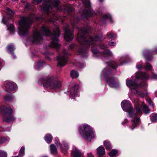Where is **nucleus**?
<instances>
[{
    "label": "nucleus",
    "instance_id": "nucleus-14",
    "mask_svg": "<svg viewBox=\"0 0 157 157\" xmlns=\"http://www.w3.org/2000/svg\"><path fill=\"white\" fill-rule=\"evenodd\" d=\"M65 39L67 41H71L73 38V33L69 28L68 26L64 28Z\"/></svg>",
    "mask_w": 157,
    "mask_h": 157
},
{
    "label": "nucleus",
    "instance_id": "nucleus-11",
    "mask_svg": "<svg viewBox=\"0 0 157 157\" xmlns=\"http://www.w3.org/2000/svg\"><path fill=\"white\" fill-rule=\"evenodd\" d=\"M68 55V53L64 51L63 55L59 56H58V66H64L66 65L67 58V56Z\"/></svg>",
    "mask_w": 157,
    "mask_h": 157
},
{
    "label": "nucleus",
    "instance_id": "nucleus-53",
    "mask_svg": "<svg viewBox=\"0 0 157 157\" xmlns=\"http://www.w3.org/2000/svg\"><path fill=\"white\" fill-rule=\"evenodd\" d=\"M104 0H99V1L101 2H102Z\"/></svg>",
    "mask_w": 157,
    "mask_h": 157
},
{
    "label": "nucleus",
    "instance_id": "nucleus-56",
    "mask_svg": "<svg viewBox=\"0 0 157 157\" xmlns=\"http://www.w3.org/2000/svg\"><path fill=\"white\" fill-rule=\"evenodd\" d=\"M145 95H147V94L146 93Z\"/></svg>",
    "mask_w": 157,
    "mask_h": 157
},
{
    "label": "nucleus",
    "instance_id": "nucleus-39",
    "mask_svg": "<svg viewBox=\"0 0 157 157\" xmlns=\"http://www.w3.org/2000/svg\"><path fill=\"white\" fill-rule=\"evenodd\" d=\"M42 0H33V3L34 5H36L39 3H40Z\"/></svg>",
    "mask_w": 157,
    "mask_h": 157
},
{
    "label": "nucleus",
    "instance_id": "nucleus-32",
    "mask_svg": "<svg viewBox=\"0 0 157 157\" xmlns=\"http://www.w3.org/2000/svg\"><path fill=\"white\" fill-rule=\"evenodd\" d=\"M25 154V147L22 146L20 150L19 155L21 156H22Z\"/></svg>",
    "mask_w": 157,
    "mask_h": 157
},
{
    "label": "nucleus",
    "instance_id": "nucleus-37",
    "mask_svg": "<svg viewBox=\"0 0 157 157\" xmlns=\"http://www.w3.org/2000/svg\"><path fill=\"white\" fill-rule=\"evenodd\" d=\"M8 139L6 138L2 137L0 138V143L2 144L6 142Z\"/></svg>",
    "mask_w": 157,
    "mask_h": 157
},
{
    "label": "nucleus",
    "instance_id": "nucleus-28",
    "mask_svg": "<svg viewBox=\"0 0 157 157\" xmlns=\"http://www.w3.org/2000/svg\"><path fill=\"white\" fill-rule=\"evenodd\" d=\"M71 75L73 78H77L79 76V74L77 71H72L71 72Z\"/></svg>",
    "mask_w": 157,
    "mask_h": 157
},
{
    "label": "nucleus",
    "instance_id": "nucleus-31",
    "mask_svg": "<svg viewBox=\"0 0 157 157\" xmlns=\"http://www.w3.org/2000/svg\"><path fill=\"white\" fill-rule=\"evenodd\" d=\"M104 145L106 149L109 150L111 149V147L109 142L108 141H105L104 142Z\"/></svg>",
    "mask_w": 157,
    "mask_h": 157
},
{
    "label": "nucleus",
    "instance_id": "nucleus-30",
    "mask_svg": "<svg viewBox=\"0 0 157 157\" xmlns=\"http://www.w3.org/2000/svg\"><path fill=\"white\" fill-rule=\"evenodd\" d=\"M117 151L115 150H113L109 153V155L110 157H114L115 155L117 153Z\"/></svg>",
    "mask_w": 157,
    "mask_h": 157
},
{
    "label": "nucleus",
    "instance_id": "nucleus-51",
    "mask_svg": "<svg viewBox=\"0 0 157 157\" xmlns=\"http://www.w3.org/2000/svg\"><path fill=\"white\" fill-rule=\"evenodd\" d=\"M6 131H9L10 130V127H7L6 128Z\"/></svg>",
    "mask_w": 157,
    "mask_h": 157
},
{
    "label": "nucleus",
    "instance_id": "nucleus-41",
    "mask_svg": "<svg viewBox=\"0 0 157 157\" xmlns=\"http://www.w3.org/2000/svg\"><path fill=\"white\" fill-rule=\"evenodd\" d=\"M76 19V18H74L73 21L72 20L71 21V23L73 28H75V23L74 22V21Z\"/></svg>",
    "mask_w": 157,
    "mask_h": 157
},
{
    "label": "nucleus",
    "instance_id": "nucleus-49",
    "mask_svg": "<svg viewBox=\"0 0 157 157\" xmlns=\"http://www.w3.org/2000/svg\"><path fill=\"white\" fill-rule=\"evenodd\" d=\"M78 64H79V65H78V66L80 68L82 67L84 65H83V63H79Z\"/></svg>",
    "mask_w": 157,
    "mask_h": 157
},
{
    "label": "nucleus",
    "instance_id": "nucleus-34",
    "mask_svg": "<svg viewBox=\"0 0 157 157\" xmlns=\"http://www.w3.org/2000/svg\"><path fill=\"white\" fill-rule=\"evenodd\" d=\"M144 68L145 70H151L152 66L150 64L147 63L146 66L144 67Z\"/></svg>",
    "mask_w": 157,
    "mask_h": 157
},
{
    "label": "nucleus",
    "instance_id": "nucleus-42",
    "mask_svg": "<svg viewBox=\"0 0 157 157\" xmlns=\"http://www.w3.org/2000/svg\"><path fill=\"white\" fill-rule=\"evenodd\" d=\"M100 48L102 49H105L107 48V45L104 44H101L100 45Z\"/></svg>",
    "mask_w": 157,
    "mask_h": 157
},
{
    "label": "nucleus",
    "instance_id": "nucleus-35",
    "mask_svg": "<svg viewBox=\"0 0 157 157\" xmlns=\"http://www.w3.org/2000/svg\"><path fill=\"white\" fill-rule=\"evenodd\" d=\"M0 157H7V153L2 151H0Z\"/></svg>",
    "mask_w": 157,
    "mask_h": 157
},
{
    "label": "nucleus",
    "instance_id": "nucleus-15",
    "mask_svg": "<svg viewBox=\"0 0 157 157\" xmlns=\"http://www.w3.org/2000/svg\"><path fill=\"white\" fill-rule=\"evenodd\" d=\"M5 87L7 90L11 91H16L17 89L16 84L11 81L6 82L5 84Z\"/></svg>",
    "mask_w": 157,
    "mask_h": 157
},
{
    "label": "nucleus",
    "instance_id": "nucleus-17",
    "mask_svg": "<svg viewBox=\"0 0 157 157\" xmlns=\"http://www.w3.org/2000/svg\"><path fill=\"white\" fill-rule=\"evenodd\" d=\"M59 139L58 138H56L54 140L55 144L58 146L60 147L62 151L64 152H66L68 149V146L67 144H64L63 147H61L60 143H59Z\"/></svg>",
    "mask_w": 157,
    "mask_h": 157
},
{
    "label": "nucleus",
    "instance_id": "nucleus-40",
    "mask_svg": "<svg viewBox=\"0 0 157 157\" xmlns=\"http://www.w3.org/2000/svg\"><path fill=\"white\" fill-rule=\"evenodd\" d=\"M136 67L138 69L141 68L142 67V64L140 63H138L136 65Z\"/></svg>",
    "mask_w": 157,
    "mask_h": 157
},
{
    "label": "nucleus",
    "instance_id": "nucleus-43",
    "mask_svg": "<svg viewBox=\"0 0 157 157\" xmlns=\"http://www.w3.org/2000/svg\"><path fill=\"white\" fill-rule=\"evenodd\" d=\"M79 52L80 53H85L86 54L87 51L86 50H84L83 49H81L79 50Z\"/></svg>",
    "mask_w": 157,
    "mask_h": 157
},
{
    "label": "nucleus",
    "instance_id": "nucleus-54",
    "mask_svg": "<svg viewBox=\"0 0 157 157\" xmlns=\"http://www.w3.org/2000/svg\"><path fill=\"white\" fill-rule=\"evenodd\" d=\"M18 157V156H14V157Z\"/></svg>",
    "mask_w": 157,
    "mask_h": 157
},
{
    "label": "nucleus",
    "instance_id": "nucleus-55",
    "mask_svg": "<svg viewBox=\"0 0 157 157\" xmlns=\"http://www.w3.org/2000/svg\"><path fill=\"white\" fill-rule=\"evenodd\" d=\"M1 62H0V66H1Z\"/></svg>",
    "mask_w": 157,
    "mask_h": 157
},
{
    "label": "nucleus",
    "instance_id": "nucleus-48",
    "mask_svg": "<svg viewBox=\"0 0 157 157\" xmlns=\"http://www.w3.org/2000/svg\"><path fill=\"white\" fill-rule=\"evenodd\" d=\"M87 157H94V156L91 153H90L87 154Z\"/></svg>",
    "mask_w": 157,
    "mask_h": 157
},
{
    "label": "nucleus",
    "instance_id": "nucleus-12",
    "mask_svg": "<svg viewBox=\"0 0 157 157\" xmlns=\"http://www.w3.org/2000/svg\"><path fill=\"white\" fill-rule=\"evenodd\" d=\"M78 85L74 83L71 85L70 90L69 97L71 99H73L75 97L78 96Z\"/></svg>",
    "mask_w": 157,
    "mask_h": 157
},
{
    "label": "nucleus",
    "instance_id": "nucleus-1",
    "mask_svg": "<svg viewBox=\"0 0 157 157\" xmlns=\"http://www.w3.org/2000/svg\"><path fill=\"white\" fill-rule=\"evenodd\" d=\"M60 2L59 0H49L48 2L45 1L44 0L40 8L41 11L46 13L47 17L43 15L37 17L33 14L29 17H23L21 18L19 21L18 33L20 36L25 37L29 34V29L30 28L31 23L35 20L39 21L44 20L50 22L54 21V19L59 20V17L57 15V13L52 12V10L54 11V9L61 11L63 8L69 12L74 11V9L70 6L67 7L64 6L63 8L60 7L59 8L58 6Z\"/></svg>",
    "mask_w": 157,
    "mask_h": 157
},
{
    "label": "nucleus",
    "instance_id": "nucleus-33",
    "mask_svg": "<svg viewBox=\"0 0 157 157\" xmlns=\"http://www.w3.org/2000/svg\"><path fill=\"white\" fill-rule=\"evenodd\" d=\"M151 120L152 122L157 121V114H154L151 118Z\"/></svg>",
    "mask_w": 157,
    "mask_h": 157
},
{
    "label": "nucleus",
    "instance_id": "nucleus-38",
    "mask_svg": "<svg viewBox=\"0 0 157 157\" xmlns=\"http://www.w3.org/2000/svg\"><path fill=\"white\" fill-rule=\"evenodd\" d=\"M12 98V97L10 95H6L4 98L5 100L8 101H10Z\"/></svg>",
    "mask_w": 157,
    "mask_h": 157
},
{
    "label": "nucleus",
    "instance_id": "nucleus-8",
    "mask_svg": "<svg viewBox=\"0 0 157 157\" xmlns=\"http://www.w3.org/2000/svg\"><path fill=\"white\" fill-rule=\"evenodd\" d=\"M84 8L80 10V12H82V16L84 19H87L91 16L93 13V10L91 8V4L88 0H85L83 2Z\"/></svg>",
    "mask_w": 157,
    "mask_h": 157
},
{
    "label": "nucleus",
    "instance_id": "nucleus-13",
    "mask_svg": "<svg viewBox=\"0 0 157 157\" xmlns=\"http://www.w3.org/2000/svg\"><path fill=\"white\" fill-rule=\"evenodd\" d=\"M107 82L109 86L112 88H116L119 85V80L116 78H109L107 80Z\"/></svg>",
    "mask_w": 157,
    "mask_h": 157
},
{
    "label": "nucleus",
    "instance_id": "nucleus-10",
    "mask_svg": "<svg viewBox=\"0 0 157 157\" xmlns=\"http://www.w3.org/2000/svg\"><path fill=\"white\" fill-rule=\"evenodd\" d=\"M127 59L128 58L122 56L120 57L119 59V64H118L114 61H110L109 63L106 62V63L109 66L112 67L114 69H116L118 66L122 65L127 62Z\"/></svg>",
    "mask_w": 157,
    "mask_h": 157
},
{
    "label": "nucleus",
    "instance_id": "nucleus-5",
    "mask_svg": "<svg viewBox=\"0 0 157 157\" xmlns=\"http://www.w3.org/2000/svg\"><path fill=\"white\" fill-rule=\"evenodd\" d=\"M149 76L145 73L136 72V76L132 78V81L127 79L126 81L127 86L131 90L132 92L139 95L140 97H143L144 94L138 90L140 86L141 87L146 86L147 85L146 81L149 78Z\"/></svg>",
    "mask_w": 157,
    "mask_h": 157
},
{
    "label": "nucleus",
    "instance_id": "nucleus-44",
    "mask_svg": "<svg viewBox=\"0 0 157 157\" xmlns=\"http://www.w3.org/2000/svg\"><path fill=\"white\" fill-rule=\"evenodd\" d=\"M151 78L153 79H157V75L154 74H153Z\"/></svg>",
    "mask_w": 157,
    "mask_h": 157
},
{
    "label": "nucleus",
    "instance_id": "nucleus-47",
    "mask_svg": "<svg viewBox=\"0 0 157 157\" xmlns=\"http://www.w3.org/2000/svg\"><path fill=\"white\" fill-rule=\"evenodd\" d=\"M74 44H72L70 45L68 47V48L69 49H71L72 48L74 47Z\"/></svg>",
    "mask_w": 157,
    "mask_h": 157
},
{
    "label": "nucleus",
    "instance_id": "nucleus-4",
    "mask_svg": "<svg viewBox=\"0 0 157 157\" xmlns=\"http://www.w3.org/2000/svg\"><path fill=\"white\" fill-rule=\"evenodd\" d=\"M59 35L60 32L57 26L55 27L52 33L51 32L48 27L43 26L40 30L37 29L34 32L32 36H30L27 38L26 44H31L34 43H38L42 40L43 36H49L51 37L52 40L49 47L54 48L58 51L60 46V44L58 43L59 41L58 37Z\"/></svg>",
    "mask_w": 157,
    "mask_h": 157
},
{
    "label": "nucleus",
    "instance_id": "nucleus-22",
    "mask_svg": "<svg viewBox=\"0 0 157 157\" xmlns=\"http://www.w3.org/2000/svg\"><path fill=\"white\" fill-rule=\"evenodd\" d=\"M97 154L99 156L104 155L105 154V150L102 146H100L97 149Z\"/></svg>",
    "mask_w": 157,
    "mask_h": 157
},
{
    "label": "nucleus",
    "instance_id": "nucleus-26",
    "mask_svg": "<svg viewBox=\"0 0 157 157\" xmlns=\"http://www.w3.org/2000/svg\"><path fill=\"white\" fill-rule=\"evenodd\" d=\"M50 148L51 152L53 154L56 153L57 151L55 145L53 144H52L50 145Z\"/></svg>",
    "mask_w": 157,
    "mask_h": 157
},
{
    "label": "nucleus",
    "instance_id": "nucleus-29",
    "mask_svg": "<svg viewBox=\"0 0 157 157\" xmlns=\"http://www.w3.org/2000/svg\"><path fill=\"white\" fill-rule=\"evenodd\" d=\"M8 52L10 53H12L13 52L14 50V47L13 45L10 44L7 46Z\"/></svg>",
    "mask_w": 157,
    "mask_h": 157
},
{
    "label": "nucleus",
    "instance_id": "nucleus-45",
    "mask_svg": "<svg viewBox=\"0 0 157 157\" xmlns=\"http://www.w3.org/2000/svg\"><path fill=\"white\" fill-rule=\"evenodd\" d=\"M109 44L110 46H113L115 45H116V43L115 42L111 41L109 43Z\"/></svg>",
    "mask_w": 157,
    "mask_h": 157
},
{
    "label": "nucleus",
    "instance_id": "nucleus-50",
    "mask_svg": "<svg viewBox=\"0 0 157 157\" xmlns=\"http://www.w3.org/2000/svg\"><path fill=\"white\" fill-rule=\"evenodd\" d=\"M11 54L12 58H13V59L15 58L16 57L15 56L13 53H12Z\"/></svg>",
    "mask_w": 157,
    "mask_h": 157
},
{
    "label": "nucleus",
    "instance_id": "nucleus-7",
    "mask_svg": "<svg viewBox=\"0 0 157 157\" xmlns=\"http://www.w3.org/2000/svg\"><path fill=\"white\" fill-rule=\"evenodd\" d=\"M78 131L82 136L87 140L90 141L94 137V132L87 124L80 125L79 127Z\"/></svg>",
    "mask_w": 157,
    "mask_h": 157
},
{
    "label": "nucleus",
    "instance_id": "nucleus-9",
    "mask_svg": "<svg viewBox=\"0 0 157 157\" xmlns=\"http://www.w3.org/2000/svg\"><path fill=\"white\" fill-rule=\"evenodd\" d=\"M3 112L4 121L7 122L13 121L15 118L11 115L12 109L10 107L2 106L0 107V113Z\"/></svg>",
    "mask_w": 157,
    "mask_h": 157
},
{
    "label": "nucleus",
    "instance_id": "nucleus-18",
    "mask_svg": "<svg viewBox=\"0 0 157 157\" xmlns=\"http://www.w3.org/2000/svg\"><path fill=\"white\" fill-rule=\"evenodd\" d=\"M111 73V70L109 67L104 68L101 73V78H106L107 76Z\"/></svg>",
    "mask_w": 157,
    "mask_h": 157
},
{
    "label": "nucleus",
    "instance_id": "nucleus-58",
    "mask_svg": "<svg viewBox=\"0 0 157 157\" xmlns=\"http://www.w3.org/2000/svg\"><path fill=\"white\" fill-rule=\"evenodd\" d=\"M2 0H0V2L2 1Z\"/></svg>",
    "mask_w": 157,
    "mask_h": 157
},
{
    "label": "nucleus",
    "instance_id": "nucleus-23",
    "mask_svg": "<svg viewBox=\"0 0 157 157\" xmlns=\"http://www.w3.org/2000/svg\"><path fill=\"white\" fill-rule=\"evenodd\" d=\"M44 62L40 60L38 62L35 63V69L38 70L42 67L44 64Z\"/></svg>",
    "mask_w": 157,
    "mask_h": 157
},
{
    "label": "nucleus",
    "instance_id": "nucleus-25",
    "mask_svg": "<svg viewBox=\"0 0 157 157\" xmlns=\"http://www.w3.org/2000/svg\"><path fill=\"white\" fill-rule=\"evenodd\" d=\"M8 30L11 33H13L14 32V27L12 24H8L7 25Z\"/></svg>",
    "mask_w": 157,
    "mask_h": 157
},
{
    "label": "nucleus",
    "instance_id": "nucleus-36",
    "mask_svg": "<svg viewBox=\"0 0 157 157\" xmlns=\"http://www.w3.org/2000/svg\"><path fill=\"white\" fill-rule=\"evenodd\" d=\"M146 100L147 102L150 105H152V107L153 108L154 107V105L152 102L151 99L149 98H147L146 99Z\"/></svg>",
    "mask_w": 157,
    "mask_h": 157
},
{
    "label": "nucleus",
    "instance_id": "nucleus-21",
    "mask_svg": "<svg viewBox=\"0 0 157 157\" xmlns=\"http://www.w3.org/2000/svg\"><path fill=\"white\" fill-rule=\"evenodd\" d=\"M151 54H157V50L153 52H151L149 50H146L144 51L143 52V55L144 56L146 60L148 61H150V59L148 58V57Z\"/></svg>",
    "mask_w": 157,
    "mask_h": 157
},
{
    "label": "nucleus",
    "instance_id": "nucleus-24",
    "mask_svg": "<svg viewBox=\"0 0 157 157\" xmlns=\"http://www.w3.org/2000/svg\"><path fill=\"white\" fill-rule=\"evenodd\" d=\"M52 139V137L49 134H47L44 136V140L47 143H51Z\"/></svg>",
    "mask_w": 157,
    "mask_h": 157
},
{
    "label": "nucleus",
    "instance_id": "nucleus-2",
    "mask_svg": "<svg viewBox=\"0 0 157 157\" xmlns=\"http://www.w3.org/2000/svg\"><path fill=\"white\" fill-rule=\"evenodd\" d=\"M132 102L135 103V109H133L131 107L130 102L127 100H124L121 103V106L123 109L128 113L129 117L131 118V123L127 119L122 122V124L124 126H128L132 130L135 128L140 123L139 116L142 114L140 105L142 107L143 111L145 114L149 113V109L148 107L144 103L141 104L138 99H134Z\"/></svg>",
    "mask_w": 157,
    "mask_h": 157
},
{
    "label": "nucleus",
    "instance_id": "nucleus-52",
    "mask_svg": "<svg viewBox=\"0 0 157 157\" xmlns=\"http://www.w3.org/2000/svg\"><path fill=\"white\" fill-rule=\"evenodd\" d=\"M155 96L157 97V91L155 92Z\"/></svg>",
    "mask_w": 157,
    "mask_h": 157
},
{
    "label": "nucleus",
    "instance_id": "nucleus-20",
    "mask_svg": "<svg viewBox=\"0 0 157 157\" xmlns=\"http://www.w3.org/2000/svg\"><path fill=\"white\" fill-rule=\"evenodd\" d=\"M109 20L112 22V18L111 16L106 14H104L103 15L100 21L101 24L103 25L106 21Z\"/></svg>",
    "mask_w": 157,
    "mask_h": 157
},
{
    "label": "nucleus",
    "instance_id": "nucleus-19",
    "mask_svg": "<svg viewBox=\"0 0 157 157\" xmlns=\"http://www.w3.org/2000/svg\"><path fill=\"white\" fill-rule=\"evenodd\" d=\"M73 157H81L82 154L81 151L75 147H73L71 152Z\"/></svg>",
    "mask_w": 157,
    "mask_h": 157
},
{
    "label": "nucleus",
    "instance_id": "nucleus-46",
    "mask_svg": "<svg viewBox=\"0 0 157 157\" xmlns=\"http://www.w3.org/2000/svg\"><path fill=\"white\" fill-rule=\"evenodd\" d=\"M29 3L26 4L25 6V9L28 10H29L30 9L29 8Z\"/></svg>",
    "mask_w": 157,
    "mask_h": 157
},
{
    "label": "nucleus",
    "instance_id": "nucleus-3",
    "mask_svg": "<svg viewBox=\"0 0 157 157\" xmlns=\"http://www.w3.org/2000/svg\"><path fill=\"white\" fill-rule=\"evenodd\" d=\"M92 27L88 24L87 25L82 27L79 31L78 34L77 40L79 43L84 45L86 48L90 46L91 48V51L94 54L100 55L102 57L106 58L113 55L112 52L109 50H107L98 53V50L93 47L96 46L95 42L101 40L103 38L102 35L99 34L95 35L94 36H86V34L91 30Z\"/></svg>",
    "mask_w": 157,
    "mask_h": 157
},
{
    "label": "nucleus",
    "instance_id": "nucleus-16",
    "mask_svg": "<svg viewBox=\"0 0 157 157\" xmlns=\"http://www.w3.org/2000/svg\"><path fill=\"white\" fill-rule=\"evenodd\" d=\"M6 10L7 11V17H3L2 21V22L5 24H6L8 20V19L7 17H9L10 18H11L14 14V13L8 7L6 8Z\"/></svg>",
    "mask_w": 157,
    "mask_h": 157
},
{
    "label": "nucleus",
    "instance_id": "nucleus-57",
    "mask_svg": "<svg viewBox=\"0 0 157 157\" xmlns=\"http://www.w3.org/2000/svg\"><path fill=\"white\" fill-rule=\"evenodd\" d=\"M47 157V156H43V157Z\"/></svg>",
    "mask_w": 157,
    "mask_h": 157
},
{
    "label": "nucleus",
    "instance_id": "nucleus-27",
    "mask_svg": "<svg viewBox=\"0 0 157 157\" xmlns=\"http://www.w3.org/2000/svg\"><path fill=\"white\" fill-rule=\"evenodd\" d=\"M107 36L109 39H110L112 38H115L117 37L116 35L113 32L108 33Z\"/></svg>",
    "mask_w": 157,
    "mask_h": 157
},
{
    "label": "nucleus",
    "instance_id": "nucleus-6",
    "mask_svg": "<svg viewBox=\"0 0 157 157\" xmlns=\"http://www.w3.org/2000/svg\"><path fill=\"white\" fill-rule=\"evenodd\" d=\"M38 83L39 85H43L44 87L49 88L52 89L59 88L61 85L60 81L52 76L40 78Z\"/></svg>",
    "mask_w": 157,
    "mask_h": 157
}]
</instances>
